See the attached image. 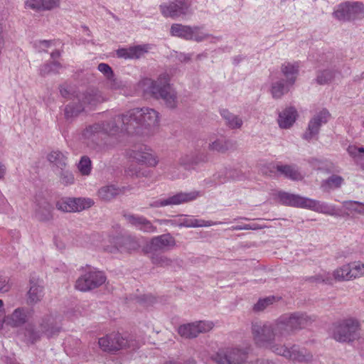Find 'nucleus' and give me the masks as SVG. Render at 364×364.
Here are the masks:
<instances>
[{
  "label": "nucleus",
  "mask_w": 364,
  "mask_h": 364,
  "mask_svg": "<svg viewBox=\"0 0 364 364\" xmlns=\"http://www.w3.org/2000/svg\"><path fill=\"white\" fill-rule=\"evenodd\" d=\"M106 277L102 272L89 267L88 270L81 275L75 282V288L81 291H88L102 285Z\"/></svg>",
  "instance_id": "nucleus-10"
},
{
  "label": "nucleus",
  "mask_w": 364,
  "mask_h": 364,
  "mask_svg": "<svg viewBox=\"0 0 364 364\" xmlns=\"http://www.w3.org/2000/svg\"><path fill=\"white\" fill-rule=\"evenodd\" d=\"M297 112L294 107H289L281 112L279 114L277 122L282 129H289L296 122Z\"/></svg>",
  "instance_id": "nucleus-26"
},
{
  "label": "nucleus",
  "mask_w": 364,
  "mask_h": 364,
  "mask_svg": "<svg viewBox=\"0 0 364 364\" xmlns=\"http://www.w3.org/2000/svg\"><path fill=\"white\" fill-rule=\"evenodd\" d=\"M139 85L145 92L151 94L155 98H161L169 108L177 105L176 92L169 83V77L166 73L161 75L156 80L145 78Z\"/></svg>",
  "instance_id": "nucleus-2"
},
{
  "label": "nucleus",
  "mask_w": 364,
  "mask_h": 364,
  "mask_svg": "<svg viewBox=\"0 0 364 364\" xmlns=\"http://www.w3.org/2000/svg\"><path fill=\"white\" fill-rule=\"evenodd\" d=\"M6 173V167L5 166L0 162V180L4 177Z\"/></svg>",
  "instance_id": "nucleus-64"
},
{
  "label": "nucleus",
  "mask_w": 364,
  "mask_h": 364,
  "mask_svg": "<svg viewBox=\"0 0 364 364\" xmlns=\"http://www.w3.org/2000/svg\"><path fill=\"white\" fill-rule=\"evenodd\" d=\"M331 117L329 112L323 108L317 112L309 121L308 127L303 134V138L310 141L317 136L320 128L323 124L328 122Z\"/></svg>",
  "instance_id": "nucleus-15"
},
{
  "label": "nucleus",
  "mask_w": 364,
  "mask_h": 364,
  "mask_svg": "<svg viewBox=\"0 0 364 364\" xmlns=\"http://www.w3.org/2000/svg\"><path fill=\"white\" fill-rule=\"evenodd\" d=\"M348 2L339 5L338 9L333 12L334 16L340 21L350 20Z\"/></svg>",
  "instance_id": "nucleus-41"
},
{
  "label": "nucleus",
  "mask_w": 364,
  "mask_h": 364,
  "mask_svg": "<svg viewBox=\"0 0 364 364\" xmlns=\"http://www.w3.org/2000/svg\"><path fill=\"white\" fill-rule=\"evenodd\" d=\"M126 220L129 224L144 232L153 233L156 232V227L145 217L139 215H126Z\"/></svg>",
  "instance_id": "nucleus-20"
},
{
  "label": "nucleus",
  "mask_w": 364,
  "mask_h": 364,
  "mask_svg": "<svg viewBox=\"0 0 364 364\" xmlns=\"http://www.w3.org/2000/svg\"><path fill=\"white\" fill-rule=\"evenodd\" d=\"M273 353L288 360L300 363H309L313 360V354L305 348L293 345L290 348L286 346L273 348Z\"/></svg>",
  "instance_id": "nucleus-11"
},
{
  "label": "nucleus",
  "mask_w": 364,
  "mask_h": 364,
  "mask_svg": "<svg viewBox=\"0 0 364 364\" xmlns=\"http://www.w3.org/2000/svg\"><path fill=\"white\" fill-rule=\"evenodd\" d=\"M3 316H5L4 304V301L1 299H0V330L3 328V326L4 323Z\"/></svg>",
  "instance_id": "nucleus-60"
},
{
  "label": "nucleus",
  "mask_w": 364,
  "mask_h": 364,
  "mask_svg": "<svg viewBox=\"0 0 364 364\" xmlns=\"http://www.w3.org/2000/svg\"><path fill=\"white\" fill-rule=\"evenodd\" d=\"M275 168L285 178L291 181H301L304 178V175L295 165H277Z\"/></svg>",
  "instance_id": "nucleus-27"
},
{
  "label": "nucleus",
  "mask_w": 364,
  "mask_h": 364,
  "mask_svg": "<svg viewBox=\"0 0 364 364\" xmlns=\"http://www.w3.org/2000/svg\"><path fill=\"white\" fill-rule=\"evenodd\" d=\"M232 146V143L223 137L212 141L208 145V149L212 151L225 152Z\"/></svg>",
  "instance_id": "nucleus-37"
},
{
  "label": "nucleus",
  "mask_w": 364,
  "mask_h": 364,
  "mask_svg": "<svg viewBox=\"0 0 364 364\" xmlns=\"http://www.w3.org/2000/svg\"><path fill=\"white\" fill-rule=\"evenodd\" d=\"M191 26L182 25L181 23H173L170 29L171 36L183 38L187 41H190L191 39Z\"/></svg>",
  "instance_id": "nucleus-34"
},
{
  "label": "nucleus",
  "mask_w": 364,
  "mask_h": 364,
  "mask_svg": "<svg viewBox=\"0 0 364 364\" xmlns=\"http://www.w3.org/2000/svg\"><path fill=\"white\" fill-rule=\"evenodd\" d=\"M281 71L285 77V81L293 85L299 73V64L298 63L286 62L282 65Z\"/></svg>",
  "instance_id": "nucleus-30"
},
{
  "label": "nucleus",
  "mask_w": 364,
  "mask_h": 364,
  "mask_svg": "<svg viewBox=\"0 0 364 364\" xmlns=\"http://www.w3.org/2000/svg\"><path fill=\"white\" fill-rule=\"evenodd\" d=\"M156 222L161 225H170L172 227L178 228H199V227H210L212 225H217L224 224L223 222H213L210 220L206 221L204 220H198L193 216L188 215H178L173 217L171 219H157Z\"/></svg>",
  "instance_id": "nucleus-9"
},
{
  "label": "nucleus",
  "mask_w": 364,
  "mask_h": 364,
  "mask_svg": "<svg viewBox=\"0 0 364 364\" xmlns=\"http://www.w3.org/2000/svg\"><path fill=\"white\" fill-rule=\"evenodd\" d=\"M349 13H350V18H354L356 17H358L360 16H362L364 14V6L362 3L360 2H353L349 3Z\"/></svg>",
  "instance_id": "nucleus-43"
},
{
  "label": "nucleus",
  "mask_w": 364,
  "mask_h": 364,
  "mask_svg": "<svg viewBox=\"0 0 364 364\" xmlns=\"http://www.w3.org/2000/svg\"><path fill=\"white\" fill-rule=\"evenodd\" d=\"M105 100L99 91L91 90L77 97V100L80 102L79 105H75V102H73L66 105L65 117L68 119H72L82 112L85 107L92 108L97 104L103 102Z\"/></svg>",
  "instance_id": "nucleus-6"
},
{
  "label": "nucleus",
  "mask_w": 364,
  "mask_h": 364,
  "mask_svg": "<svg viewBox=\"0 0 364 364\" xmlns=\"http://www.w3.org/2000/svg\"><path fill=\"white\" fill-rule=\"evenodd\" d=\"M220 114L229 128L232 129H240L242 126V119L239 116L230 112L228 109H222Z\"/></svg>",
  "instance_id": "nucleus-35"
},
{
  "label": "nucleus",
  "mask_w": 364,
  "mask_h": 364,
  "mask_svg": "<svg viewBox=\"0 0 364 364\" xmlns=\"http://www.w3.org/2000/svg\"><path fill=\"white\" fill-rule=\"evenodd\" d=\"M128 155L129 159L133 161L148 166L154 167L159 164L157 156L153 153L151 149L146 146L132 149Z\"/></svg>",
  "instance_id": "nucleus-17"
},
{
  "label": "nucleus",
  "mask_w": 364,
  "mask_h": 364,
  "mask_svg": "<svg viewBox=\"0 0 364 364\" xmlns=\"http://www.w3.org/2000/svg\"><path fill=\"white\" fill-rule=\"evenodd\" d=\"M292 86L284 80H278L272 83L271 94L274 98H280L287 93Z\"/></svg>",
  "instance_id": "nucleus-33"
},
{
  "label": "nucleus",
  "mask_w": 364,
  "mask_h": 364,
  "mask_svg": "<svg viewBox=\"0 0 364 364\" xmlns=\"http://www.w3.org/2000/svg\"><path fill=\"white\" fill-rule=\"evenodd\" d=\"M276 300L275 296H268L264 299H260L257 304L254 306V310L257 311H263L268 306L273 304Z\"/></svg>",
  "instance_id": "nucleus-49"
},
{
  "label": "nucleus",
  "mask_w": 364,
  "mask_h": 364,
  "mask_svg": "<svg viewBox=\"0 0 364 364\" xmlns=\"http://www.w3.org/2000/svg\"><path fill=\"white\" fill-rule=\"evenodd\" d=\"M175 245L174 237L168 233L153 237L149 243V249L156 251L166 247H174Z\"/></svg>",
  "instance_id": "nucleus-25"
},
{
  "label": "nucleus",
  "mask_w": 364,
  "mask_h": 364,
  "mask_svg": "<svg viewBox=\"0 0 364 364\" xmlns=\"http://www.w3.org/2000/svg\"><path fill=\"white\" fill-rule=\"evenodd\" d=\"M139 346V343L132 336H123L119 332H112L98 338L100 349L111 354L126 349L135 350Z\"/></svg>",
  "instance_id": "nucleus-3"
},
{
  "label": "nucleus",
  "mask_w": 364,
  "mask_h": 364,
  "mask_svg": "<svg viewBox=\"0 0 364 364\" xmlns=\"http://www.w3.org/2000/svg\"><path fill=\"white\" fill-rule=\"evenodd\" d=\"M10 289V284L6 278H0V293L6 292Z\"/></svg>",
  "instance_id": "nucleus-59"
},
{
  "label": "nucleus",
  "mask_w": 364,
  "mask_h": 364,
  "mask_svg": "<svg viewBox=\"0 0 364 364\" xmlns=\"http://www.w3.org/2000/svg\"><path fill=\"white\" fill-rule=\"evenodd\" d=\"M363 276H364V264L360 261L344 264L333 272V277L337 281H349Z\"/></svg>",
  "instance_id": "nucleus-14"
},
{
  "label": "nucleus",
  "mask_w": 364,
  "mask_h": 364,
  "mask_svg": "<svg viewBox=\"0 0 364 364\" xmlns=\"http://www.w3.org/2000/svg\"><path fill=\"white\" fill-rule=\"evenodd\" d=\"M52 45V41L48 40H39L33 42V47L38 51H46Z\"/></svg>",
  "instance_id": "nucleus-53"
},
{
  "label": "nucleus",
  "mask_w": 364,
  "mask_h": 364,
  "mask_svg": "<svg viewBox=\"0 0 364 364\" xmlns=\"http://www.w3.org/2000/svg\"><path fill=\"white\" fill-rule=\"evenodd\" d=\"M8 208L9 204L6 200L4 197L0 196V213L7 210Z\"/></svg>",
  "instance_id": "nucleus-62"
},
{
  "label": "nucleus",
  "mask_w": 364,
  "mask_h": 364,
  "mask_svg": "<svg viewBox=\"0 0 364 364\" xmlns=\"http://www.w3.org/2000/svg\"><path fill=\"white\" fill-rule=\"evenodd\" d=\"M199 196V192L192 191L189 193L178 192L173 195H169L165 198H161L149 203L150 208H162L166 206L179 205L196 199Z\"/></svg>",
  "instance_id": "nucleus-12"
},
{
  "label": "nucleus",
  "mask_w": 364,
  "mask_h": 364,
  "mask_svg": "<svg viewBox=\"0 0 364 364\" xmlns=\"http://www.w3.org/2000/svg\"><path fill=\"white\" fill-rule=\"evenodd\" d=\"M304 208L331 216H339L340 212L333 204L306 198Z\"/></svg>",
  "instance_id": "nucleus-19"
},
{
  "label": "nucleus",
  "mask_w": 364,
  "mask_h": 364,
  "mask_svg": "<svg viewBox=\"0 0 364 364\" xmlns=\"http://www.w3.org/2000/svg\"><path fill=\"white\" fill-rule=\"evenodd\" d=\"M119 193L120 190L114 185L104 186L98 191L100 198L104 200H110Z\"/></svg>",
  "instance_id": "nucleus-38"
},
{
  "label": "nucleus",
  "mask_w": 364,
  "mask_h": 364,
  "mask_svg": "<svg viewBox=\"0 0 364 364\" xmlns=\"http://www.w3.org/2000/svg\"><path fill=\"white\" fill-rule=\"evenodd\" d=\"M149 48L148 45H139L127 48H119L117 50V55L124 59H138L147 53Z\"/></svg>",
  "instance_id": "nucleus-22"
},
{
  "label": "nucleus",
  "mask_w": 364,
  "mask_h": 364,
  "mask_svg": "<svg viewBox=\"0 0 364 364\" xmlns=\"http://www.w3.org/2000/svg\"><path fill=\"white\" fill-rule=\"evenodd\" d=\"M70 202L74 205L73 212H80L90 208L94 204L92 199L85 198H72V201Z\"/></svg>",
  "instance_id": "nucleus-39"
},
{
  "label": "nucleus",
  "mask_w": 364,
  "mask_h": 364,
  "mask_svg": "<svg viewBox=\"0 0 364 364\" xmlns=\"http://www.w3.org/2000/svg\"><path fill=\"white\" fill-rule=\"evenodd\" d=\"M356 205H362V203H360L358 201H354V200H349V201H344L343 202V206L348 210L350 211H355V212H360L356 208Z\"/></svg>",
  "instance_id": "nucleus-57"
},
{
  "label": "nucleus",
  "mask_w": 364,
  "mask_h": 364,
  "mask_svg": "<svg viewBox=\"0 0 364 364\" xmlns=\"http://www.w3.org/2000/svg\"><path fill=\"white\" fill-rule=\"evenodd\" d=\"M61 68L60 63L57 61H53L51 63H46L40 68V74L41 75H46L52 73L58 72L59 69Z\"/></svg>",
  "instance_id": "nucleus-44"
},
{
  "label": "nucleus",
  "mask_w": 364,
  "mask_h": 364,
  "mask_svg": "<svg viewBox=\"0 0 364 364\" xmlns=\"http://www.w3.org/2000/svg\"><path fill=\"white\" fill-rule=\"evenodd\" d=\"M31 316L30 311L26 307H18L4 317V323L11 327H20L27 323Z\"/></svg>",
  "instance_id": "nucleus-18"
},
{
  "label": "nucleus",
  "mask_w": 364,
  "mask_h": 364,
  "mask_svg": "<svg viewBox=\"0 0 364 364\" xmlns=\"http://www.w3.org/2000/svg\"><path fill=\"white\" fill-rule=\"evenodd\" d=\"M54 172L58 176L61 183L64 185H70L75 181L73 174L67 169V167H63V168H60Z\"/></svg>",
  "instance_id": "nucleus-40"
},
{
  "label": "nucleus",
  "mask_w": 364,
  "mask_h": 364,
  "mask_svg": "<svg viewBox=\"0 0 364 364\" xmlns=\"http://www.w3.org/2000/svg\"><path fill=\"white\" fill-rule=\"evenodd\" d=\"M348 154L352 156H355L358 154L357 147L355 146H349L347 149Z\"/></svg>",
  "instance_id": "nucleus-63"
},
{
  "label": "nucleus",
  "mask_w": 364,
  "mask_h": 364,
  "mask_svg": "<svg viewBox=\"0 0 364 364\" xmlns=\"http://www.w3.org/2000/svg\"><path fill=\"white\" fill-rule=\"evenodd\" d=\"M53 206L48 202L38 205L35 210V217L40 221H48L53 218Z\"/></svg>",
  "instance_id": "nucleus-31"
},
{
  "label": "nucleus",
  "mask_w": 364,
  "mask_h": 364,
  "mask_svg": "<svg viewBox=\"0 0 364 364\" xmlns=\"http://www.w3.org/2000/svg\"><path fill=\"white\" fill-rule=\"evenodd\" d=\"M72 201V198H65L59 200L56 203V208L63 212L71 213L73 212L74 205Z\"/></svg>",
  "instance_id": "nucleus-47"
},
{
  "label": "nucleus",
  "mask_w": 364,
  "mask_h": 364,
  "mask_svg": "<svg viewBox=\"0 0 364 364\" xmlns=\"http://www.w3.org/2000/svg\"><path fill=\"white\" fill-rule=\"evenodd\" d=\"M343 182L344 179L342 176L333 174L327 179L323 180L321 186L324 191H329L331 190L339 188Z\"/></svg>",
  "instance_id": "nucleus-36"
},
{
  "label": "nucleus",
  "mask_w": 364,
  "mask_h": 364,
  "mask_svg": "<svg viewBox=\"0 0 364 364\" xmlns=\"http://www.w3.org/2000/svg\"><path fill=\"white\" fill-rule=\"evenodd\" d=\"M42 0H26L24 3L26 9L35 11H42Z\"/></svg>",
  "instance_id": "nucleus-51"
},
{
  "label": "nucleus",
  "mask_w": 364,
  "mask_h": 364,
  "mask_svg": "<svg viewBox=\"0 0 364 364\" xmlns=\"http://www.w3.org/2000/svg\"><path fill=\"white\" fill-rule=\"evenodd\" d=\"M207 161V154L203 152L197 151L182 156L179 159V164L186 169L189 170Z\"/></svg>",
  "instance_id": "nucleus-21"
},
{
  "label": "nucleus",
  "mask_w": 364,
  "mask_h": 364,
  "mask_svg": "<svg viewBox=\"0 0 364 364\" xmlns=\"http://www.w3.org/2000/svg\"><path fill=\"white\" fill-rule=\"evenodd\" d=\"M43 296V287L39 281L31 279L30 288L28 291V303L36 304L39 302Z\"/></svg>",
  "instance_id": "nucleus-29"
},
{
  "label": "nucleus",
  "mask_w": 364,
  "mask_h": 364,
  "mask_svg": "<svg viewBox=\"0 0 364 364\" xmlns=\"http://www.w3.org/2000/svg\"><path fill=\"white\" fill-rule=\"evenodd\" d=\"M47 159L50 164L52 165V169L55 171L63 167H67L68 165V156L67 154L58 151H51L47 156Z\"/></svg>",
  "instance_id": "nucleus-28"
},
{
  "label": "nucleus",
  "mask_w": 364,
  "mask_h": 364,
  "mask_svg": "<svg viewBox=\"0 0 364 364\" xmlns=\"http://www.w3.org/2000/svg\"><path fill=\"white\" fill-rule=\"evenodd\" d=\"M160 11L166 18H183L192 13L191 4L187 0H173L160 5Z\"/></svg>",
  "instance_id": "nucleus-13"
},
{
  "label": "nucleus",
  "mask_w": 364,
  "mask_h": 364,
  "mask_svg": "<svg viewBox=\"0 0 364 364\" xmlns=\"http://www.w3.org/2000/svg\"><path fill=\"white\" fill-rule=\"evenodd\" d=\"M262 227L257 224H245V225H234L231 227L232 230H259L261 229Z\"/></svg>",
  "instance_id": "nucleus-55"
},
{
  "label": "nucleus",
  "mask_w": 364,
  "mask_h": 364,
  "mask_svg": "<svg viewBox=\"0 0 364 364\" xmlns=\"http://www.w3.org/2000/svg\"><path fill=\"white\" fill-rule=\"evenodd\" d=\"M360 327L358 319L353 317L344 318L333 325L332 337L338 342H350L355 339V333Z\"/></svg>",
  "instance_id": "nucleus-8"
},
{
  "label": "nucleus",
  "mask_w": 364,
  "mask_h": 364,
  "mask_svg": "<svg viewBox=\"0 0 364 364\" xmlns=\"http://www.w3.org/2000/svg\"><path fill=\"white\" fill-rule=\"evenodd\" d=\"M312 281L316 282H326V283H330L331 282V274L328 272H323L318 275H317L315 277L311 278Z\"/></svg>",
  "instance_id": "nucleus-56"
},
{
  "label": "nucleus",
  "mask_w": 364,
  "mask_h": 364,
  "mask_svg": "<svg viewBox=\"0 0 364 364\" xmlns=\"http://www.w3.org/2000/svg\"><path fill=\"white\" fill-rule=\"evenodd\" d=\"M42 11H50L59 7L60 0H42Z\"/></svg>",
  "instance_id": "nucleus-52"
},
{
  "label": "nucleus",
  "mask_w": 364,
  "mask_h": 364,
  "mask_svg": "<svg viewBox=\"0 0 364 364\" xmlns=\"http://www.w3.org/2000/svg\"><path fill=\"white\" fill-rule=\"evenodd\" d=\"M82 175L88 176L91 172V161L87 156H82L77 165Z\"/></svg>",
  "instance_id": "nucleus-45"
},
{
  "label": "nucleus",
  "mask_w": 364,
  "mask_h": 364,
  "mask_svg": "<svg viewBox=\"0 0 364 364\" xmlns=\"http://www.w3.org/2000/svg\"><path fill=\"white\" fill-rule=\"evenodd\" d=\"M313 319L304 313L296 312L281 316L276 321V332L282 334V338L290 335L295 331L308 326Z\"/></svg>",
  "instance_id": "nucleus-5"
},
{
  "label": "nucleus",
  "mask_w": 364,
  "mask_h": 364,
  "mask_svg": "<svg viewBox=\"0 0 364 364\" xmlns=\"http://www.w3.org/2000/svg\"><path fill=\"white\" fill-rule=\"evenodd\" d=\"M152 263L161 267H167L171 264L172 260L164 255H154L151 257Z\"/></svg>",
  "instance_id": "nucleus-50"
},
{
  "label": "nucleus",
  "mask_w": 364,
  "mask_h": 364,
  "mask_svg": "<svg viewBox=\"0 0 364 364\" xmlns=\"http://www.w3.org/2000/svg\"><path fill=\"white\" fill-rule=\"evenodd\" d=\"M41 328L48 337L54 336L59 331L58 328L53 326V318L52 317H48L46 321H43L41 324Z\"/></svg>",
  "instance_id": "nucleus-42"
},
{
  "label": "nucleus",
  "mask_w": 364,
  "mask_h": 364,
  "mask_svg": "<svg viewBox=\"0 0 364 364\" xmlns=\"http://www.w3.org/2000/svg\"><path fill=\"white\" fill-rule=\"evenodd\" d=\"M41 335L39 331H36L31 326L25 329V340L28 343H34L40 338Z\"/></svg>",
  "instance_id": "nucleus-46"
},
{
  "label": "nucleus",
  "mask_w": 364,
  "mask_h": 364,
  "mask_svg": "<svg viewBox=\"0 0 364 364\" xmlns=\"http://www.w3.org/2000/svg\"><path fill=\"white\" fill-rule=\"evenodd\" d=\"M333 77L334 73L331 70H324L318 74L316 81L320 85H324L330 82Z\"/></svg>",
  "instance_id": "nucleus-48"
},
{
  "label": "nucleus",
  "mask_w": 364,
  "mask_h": 364,
  "mask_svg": "<svg viewBox=\"0 0 364 364\" xmlns=\"http://www.w3.org/2000/svg\"><path fill=\"white\" fill-rule=\"evenodd\" d=\"M277 198L284 205L302 208L304 207L306 199V197L284 191H279L277 193Z\"/></svg>",
  "instance_id": "nucleus-23"
},
{
  "label": "nucleus",
  "mask_w": 364,
  "mask_h": 364,
  "mask_svg": "<svg viewBox=\"0 0 364 364\" xmlns=\"http://www.w3.org/2000/svg\"><path fill=\"white\" fill-rule=\"evenodd\" d=\"M97 69L100 72L103 73L107 79H110L114 77L113 71L108 64L103 63H100Z\"/></svg>",
  "instance_id": "nucleus-54"
},
{
  "label": "nucleus",
  "mask_w": 364,
  "mask_h": 364,
  "mask_svg": "<svg viewBox=\"0 0 364 364\" xmlns=\"http://www.w3.org/2000/svg\"><path fill=\"white\" fill-rule=\"evenodd\" d=\"M104 240H107V242H110L113 245L115 248H121V243L125 246V249L129 251L134 250L139 248V245L136 240L132 237L128 236L125 237H112L109 235H105V239Z\"/></svg>",
  "instance_id": "nucleus-24"
},
{
  "label": "nucleus",
  "mask_w": 364,
  "mask_h": 364,
  "mask_svg": "<svg viewBox=\"0 0 364 364\" xmlns=\"http://www.w3.org/2000/svg\"><path fill=\"white\" fill-rule=\"evenodd\" d=\"M247 355V348L228 346L220 348L213 356V360L218 364H245Z\"/></svg>",
  "instance_id": "nucleus-7"
},
{
  "label": "nucleus",
  "mask_w": 364,
  "mask_h": 364,
  "mask_svg": "<svg viewBox=\"0 0 364 364\" xmlns=\"http://www.w3.org/2000/svg\"><path fill=\"white\" fill-rule=\"evenodd\" d=\"M274 323H255L252 326V333L255 344L259 347L269 348L273 352V348L281 347L282 345L275 343L282 338V334L276 332Z\"/></svg>",
  "instance_id": "nucleus-4"
},
{
  "label": "nucleus",
  "mask_w": 364,
  "mask_h": 364,
  "mask_svg": "<svg viewBox=\"0 0 364 364\" xmlns=\"http://www.w3.org/2000/svg\"><path fill=\"white\" fill-rule=\"evenodd\" d=\"M60 92L61 95L65 98H69L70 95H73V94H70L69 87L65 85L60 87Z\"/></svg>",
  "instance_id": "nucleus-61"
},
{
  "label": "nucleus",
  "mask_w": 364,
  "mask_h": 364,
  "mask_svg": "<svg viewBox=\"0 0 364 364\" xmlns=\"http://www.w3.org/2000/svg\"><path fill=\"white\" fill-rule=\"evenodd\" d=\"M191 33V39L190 41L201 42L208 40L212 43H217L220 40V37L213 36L211 34L205 32L202 28L198 26L192 27Z\"/></svg>",
  "instance_id": "nucleus-32"
},
{
  "label": "nucleus",
  "mask_w": 364,
  "mask_h": 364,
  "mask_svg": "<svg viewBox=\"0 0 364 364\" xmlns=\"http://www.w3.org/2000/svg\"><path fill=\"white\" fill-rule=\"evenodd\" d=\"M107 86L113 90H118L121 87V82H118L116 79L113 77L110 79H107Z\"/></svg>",
  "instance_id": "nucleus-58"
},
{
  "label": "nucleus",
  "mask_w": 364,
  "mask_h": 364,
  "mask_svg": "<svg viewBox=\"0 0 364 364\" xmlns=\"http://www.w3.org/2000/svg\"><path fill=\"white\" fill-rule=\"evenodd\" d=\"M213 326L214 324L211 321H200L180 326L178 333L182 337L192 338L197 337L199 333L210 331Z\"/></svg>",
  "instance_id": "nucleus-16"
},
{
  "label": "nucleus",
  "mask_w": 364,
  "mask_h": 364,
  "mask_svg": "<svg viewBox=\"0 0 364 364\" xmlns=\"http://www.w3.org/2000/svg\"><path fill=\"white\" fill-rule=\"evenodd\" d=\"M159 121V113L149 107L135 108L129 110L126 114L114 117L110 122L107 124H95L85 129L82 133L85 139H95V135L100 132H105L109 135H114L119 132H133V130L141 127H151L158 125Z\"/></svg>",
  "instance_id": "nucleus-1"
}]
</instances>
